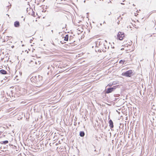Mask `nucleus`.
Wrapping results in <instances>:
<instances>
[{
    "instance_id": "f257e3e1",
    "label": "nucleus",
    "mask_w": 156,
    "mask_h": 156,
    "mask_svg": "<svg viewBox=\"0 0 156 156\" xmlns=\"http://www.w3.org/2000/svg\"><path fill=\"white\" fill-rule=\"evenodd\" d=\"M133 72L132 70H129L123 73L122 74V75L127 77H130L133 76Z\"/></svg>"
},
{
    "instance_id": "f03ea898",
    "label": "nucleus",
    "mask_w": 156,
    "mask_h": 156,
    "mask_svg": "<svg viewBox=\"0 0 156 156\" xmlns=\"http://www.w3.org/2000/svg\"><path fill=\"white\" fill-rule=\"evenodd\" d=\"M118 86H114L112 87H111L107 88L105 91V93L108 94L114 91L116 88Z\"/></svg>"
},
{
    "instance_id": "7ed1b4c3",
    "label": "nucleus",
    "mask_w": 156,
    "mask_h": 156,
    "mask_svg": "<svg viewBox=\"0 0 156 156\" xmlns=\"http://www.w3.org/2000/svg\"><path fill=\"white\" fill-rule=\"evenodd\" d=\"M124 37V34L122 32H119L118 33L117 35V38L120 40H122L123 37Z\"/></svg>"
},
{
    "instance_id": "20e7f679",
    "label": "nucleus",
    "mask_w": 156,
    "mask_h": 156,
    "mask_svg": "<svg viewBox=\"0 0 156 156\" xmlns=\"http://www.w3.org/2000/svg\"><path fill=\"white\" fill-rule=\"evenodd\" d=\"M32 82H34L37 84H39L38 81V76H33L30 79Z\"/></svg>"
},
{
    "instance_id": "39448f33",
    "label": "nucleus",
    "mask_w": 156,
    "mask_h": 156,
    "mask_svg": "<svg viewBox=\"0 0 156 156\" xmlns=\"http://www.w3.org/2000/svg\"><path fill=\"white\" fill-rule=\"evenodd\" d=\"M38 76V83L39 85H41V84H42V77L40 76Z\"/></svg>"
},
{
    "instance_id": "423d86ee",
    "label": "nucleus",
    "mask_w": 156,
    "mask_h": 156,
    "mask_svg": "<svg viewBox=\"0 0 156 156\" xmlns=\"http://www.w3.org/2000/svg\"><path fill=\"white\" fill-rule=\"evenodd\" d=\"M109 126L110 127V129L112 130V129L114 127L113 123L112 120L110 119L109 122Z\"/></svg>"
},
{
    "instance_id": "0eeeda50",
    "label": "nucleus",
    "mask_w": 156,
    "mask_h": 156,
    "mask_svg": "<svg viewBox=\"0 0 156 156\" xmlns=\"http://www.w3.org/2000/svg\"><path fill=\"white\" fill-rule=\"evenodd\" d=\"M103 44V43L102 41H101V40L100 41H96V46L97 47H98V46L101 45H102Z\"/></svg>"
},
{
    "instance_id": "6e6552de",
    "label": "nucleus",
    "mask_w": 156,
    "mask_h": 156,
    "mask_svg": "<svg viewBox=\"0 0 156 156\" xmlns=\"http://www.w3.org/2000/svg\"><path fill=\"white\" fill-rule=\"evenodd\" d=\"M20 26V23L18 21H16L14 23V26L16 27H19Z\"/></svg>"
},
{
    "instance_id": "1a4fd4ad",
    "label": "nucleus",
    "mask_w": 156,
    "mask_h": 156,
    "mask_svg": "<svg viewBox=\"0 0 156 156\" xmlns=\"http://www.w3.org/2000/svg\"><path fill=\"white\" fill-rule=\"evenodd\" d=\"M0 73L2 74H7V72L4 70L1 69L0 70Z\"/></svg>"
},
{
    "instance_id": "9d476101",
    "label": "nucleus",
    "mask_w": 156,
    "mask_h": 156,
    "mask_svg": "<svg viewBox=\"0 0 156 156\" xmlns=\"http://www.w3.org/2000/svg\"><path fill=\"white\" fill-rule=\"evenodd\" d=\"M85 135V133L84 132L82 131H81L80 133V135L81 137H83Z\"/></svg>"
},
{
    "instance_id": "9b49d317",
    "label": "nucleus",
    "mask_w": 156,
    "mask_h": 156,
    "mask_svg": "<svg viewBox=\"0 0 156 156\" xmlns=\"http://www.w3.org/2000/svg\"><path fill=\"white\" fill-rule=\"evenodd\" d=\"M9 141L8 140H5L4 141H1L0 142V143L2 144H6L8 143Z\"/></svg>"
},
{
    "instance_id": "f8f14e48",
    "label": "nucleus",
    "mask_w": 156,
    "mask_h": 156,
    "mask_svg": "<svg viewBox=\"0 0 156 156\" xmlns=\"http://www.w3.org/2000/svg\"><path fill=\"white\" fill-rule=\"evenodd\" d=\"M69 39V35L68 34H67L66 35V36L64 37V40L66 41H67Z\"/></svg>"
},
{
    "instance_id": "ddd939ff",
    "label": "nucleus",
    "mask_w": 156,
    "mask_h": 156,
    "mask_svg": "<svg viewBox=\"0 0 156 156\" xmlns=\"http://www.w3.org/2000/svg\"><path fill=\"white\" fill-rule=\"evenodd\" d=\"M125 60H120L119 62V63L120 64H123L124 62H125Z\"/></svg>"
},
{
    "instance_id": "4468645a",
    "label": "nucleus",
    "mask_w": 156,
    "mask_h": 156,
    "mask_svg": "<svg viewBox=\"0 0 156 156\" xmlns=\"http://www.w3.org/2000/svg\"><path fill=\"white\" fill-rule=\"evenodd\" d=\"M113 83H109V84H108L107 85V86H106V87H111L112 85H113Z\"/></svg>"
},
{
    "instance_id": "2eb2a0df",
    "label": "nucleus",
    "mask_w": 156,
    "mask_h": 156,
    "mask_svg": "<svg viewBox=\"0 0 156 156\" xmlns=\"http://www.w3.org/2000/svg\"><path fill=\"white\" fill-rule=\"evenodd\" d=\"M8 7H9V9H9V8H10L11 7V5H10L9 6H8Z\"/></svg>"
},
{
    "instance_id": "dca6fc26",
    "label": "nucleus",
    "mask_w": 156,
    "mask_h": 156,
    "mask_svg": "<svg viewBox=\"0 0 156 156\" xmlns=\"http://www.w3.org/2000/svg\"><path fill=\"white\" fill-rule=\"evenodd\" d=\"M121 4H122V5H124V3H121Z\"/></svg>"
},
{
    "instance_id": "f3484780",
    "label": "nucleus",
    "mask_w": 156,
    "mask_h": 156,
    "mask_svg": "<svg viewBox=\"0 0 156 156\" xmlns=\"http://www.w3.org/2000/svg\"><path fill=\"white\" fill-rule=\"evenodd\" d=\"M51 31L52 32V33H53V30H52Z\"/></svg>"
},
{
    "instance_id": "a211bd4d",
    "label": "nucleus",
    "mask_w": 156,
    "mask_h": 156,
    "mask_svg": "<svg viewBox=\"0 0 156 156\" xmlns=\"http://www.w3.org/2000/svg\"><path fill=\"white\" fill-rule=\"evenodd\" d=\"M105 23V21H104L103 22V23Z\"/></svg>"
},
{
    "instance_id": "6ab92c4d",
    "label": "nucleus",
    "mask_w": 156,
    "mask_h": 156,
    "mask_svg": "<svg viewBox=\"0 0 156 156\" xmlns=\"http://www.w3.org/2000/svg\"><path fill=\"white\" fill-rule=\"evenodd\" d=\"M12 48H13V47H14V46H12Z\"/></svg>"
},
{
    "instance_id": "aec40b11",
    "label": "nucleus",
    "mask_w": 156,
    "mask_h": 156,
    "mask_svg": "<svg viewBox=\"0 0 156 156\" xmlns=\"http://www.w3.org/2000/svg\"><path fill=\"white\" fill-rule=\"evenodd\" d=\"M102 23H100V25H102Z\"/></svg>"
},
{
    "instance_id": "412c9836",
    "label": "nucleus",
    "mask_w": 156,
    "mask_h": 156,
    "mask_svg": "<svg viewBox=\"0 0 156 156\" xmlns=\"http://www.w3.org/2000/svg\"><path fill=\"white\" fill-rule=\"evenodd\" d=\"M133 6H135V5H134V4H133Z\"/></svg>"
},
{
    "instance_id": "4be33fe9",
    "label": "nucleus",
    "mask_w": 156,
    "mask_h": 156,
    "mask_svg": "<svg viewBox=\"0 0 156 156\" xmlns=\"http://www.w3.org/2000/svg\"><path fill=\"white\" fill-rule=\"evenodd\" d=\"M23 45H24L23 44V45H22V46H23Z\"/></svg>"
}]
</instances>
